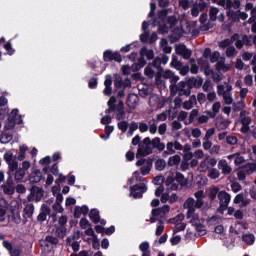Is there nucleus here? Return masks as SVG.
Returning <instances> with one entry per match:
<instances>
[{
    "mask_svg": "<svg viewBox=\"0 0 256 256\" xmlns=\"http://www.w3.org/2000/svg\"><path fill=\"white\" fill-rule=\"evenodd\" d=\"M170 112H171V110H165L162 113L157 114L156 115V119H155L156 125H157V121H165L167 119V117H168Z\"/></svg>",
    "mask_w": 256,
    "mask_h": 256,
    "instance_id": "nucleus-56",
    "label": "nucleus"
},
{
    "mask_svg": "<svg viewBox=\"0 0 256 256\" xmlns=\"http://www.w3.org/2000/svg\"><path fill=\"white\" fill-rule=\"evenodd\" d=\"M149 105L157 111L158 109H161V107H163L164 104L162 103L161 99L158 98L157 95H152L149 99Z\"/></svg>",
    "mask_w": 256,
    "mask_h": 256,
    "instance_id": "nucleus-31",
    "label": "nucleus"
},
{
    "mask_svg": "<svg viewBox=\"0 0 256 256\" xmlns=\"http://www.w3.org/2000/svg\"><path fill=\"white\" fill-rule=\"evenodd\" d=\"M163 64V61L161 60V57H156L154 61L152 62V67L154 69H161V65Z\"/></svg>",
    "mask_w": 256,
    "mask_h": 256,
    "instance_id": "nucleus-63",
    "label": "nucleus"
},
{
    "mask_svg": "<svg viewBox=\"0 0 256 256\" xmlns=\"http://www.w3.org/2000/svg\"><path fill=\"white\" fill-rule=\"evenodd\" d=\"M169 89L172 97H175V95L179 97H190L193 87L187 81H180L170 85Z\"/></svg>",
    "mask_w": 256,
    "mask_h": 256,
    "instance_id": "nucleus-3",
    "label": "nucleus"
},
{
    "mask_svg": "<svg viewBox=\"0 0 256 256\" xmlns=\"http://www.w3.org/2000/svg\"><path fill=\"white\" fill-rule=\"evenodd\" d=\"M165 150L162 151V157L167 158L169 155H175V148L173 146V141L167 142L165 145Z\"/></svg>",
    "mask_w": 256,
    "mask_h": 256,
    "instance_id": "nucleus-35",
    "label": "nucleus"
},
{
    "mask_svg": "<svg viewBox=\"0 0 256 256\" xmlns=\"http://www.w3.org/2000/svg\"><path fill=\"white\" fill-rule=\"evenodd\" d=\"M216 71H220V73H227L229 69H231V65L225 63V58H220V61H218L215 65Z\"/></svg>",
    "mask_w": 256,
    "mask_h": 256,
    "instance_id": "nucleus-27",
    "label": "nucleus"
},
{
    "mask_svg": "<svg viewBox=\"0 0 256 256\" xmlns=\"http://www.w3.org/2000/svg\"><path fill=\"white\" fill-rule=\"evenodd\" d=\"M176 53L177 55H180L183 57V59H191V55H193V52L187 48L184 44H179L176 47Z\"/></svg>",
    "mask_w": 256,
    "mask_h": 256,
    "instance_id": "nucleus-18",
    "label": "nucleus"
},
{
    "mask_svg": "<svg viewBox=\"0 0 256 256\" xmlns=\"http://www.w3.org/2000/svg\"><path fill=\"white\" fill-rule=\"evenodd\" d=\"M218 169L219 171H222V175H231L233 172V168L227 163V160L221 159L218 161Z\"/></svg>",
    "mask_w": 256,
    "mask_h": 256,
    "instance_id": "nucleus-20",
    "label": "nucleus"
},
{
    "mask_svg": "<svg viewBox=\"0 0 256 256\" xmlns=\"http://www.w3.org/2000/svg\"><path fill=\"white\" fill-rule=\"evenodd\" d=\"M212 79L214 83H220L223 81V72H220L219 70L212 72Z\"/></svg>",
    "mask_w": 256,
    "mask_h": 256,
    "instance_id": "nucleus-52",
    "label": "nucleus"
},
{
    "mask_svg": "<svg viewBox=\"0 0 256 256\" xmlns=\"http://www.w3.org/2000/svg\"><path fill=\"white\" fill-rule=\"evenodd\" d=\"M218 201L220 211H227V207H229V203H231V195L222 190L218 193Z\"/></svg>",
    "mask_w": 256,
    "mask_h": 256,
    "instance_id": "nucleus-14",
    "label": "nucleus"
},
{
    "mask_svg": "<svg viewBox=\"0 0 256 256\" xmlns=\"http://www.w3.org/2000/svg\"><path fill=\"white\" fill-rule=\"evenodd\" d=\"M10 141H13V134L3 132L0 136V143L7 145V143H10Z\"/></svg>",
    "mask_w": 256,
    "mask_h": 256,
    "instance_id": "nucleus-40",
    "label": "nucleus"
},
{
    "mask_svg": "<svg viewBox=\"0 0 256 256\" xmlns=\"http://www.w3.org/2000/svg\"><path fill=\"white\" fill-rule=\"evenodd\" d=\"M117 127L122 133H127V129H129V122L123 120L117 123Z\"/></svg>",
    "mask_w": 256,
    "mask_h": 256,
    "instance_id": "nucleus-55",
    "label": "nucleus"
},
{
    "mask_svg": "<svg viewBox=\"0 0 256 256\" xmlns=\"http://www.w3.org/2000/svg\"><path fill=\"white\" fill-rule=\"evenodd\" d=\"M103 60L105 63H109V61H116L117 63H121L123 58L119 52H113L111 50H106L103 54Z\"/></svg>",
    "mask_w": 256,
    "mask_h": 256,
    "instance_id": "nucleus-17",
    "label": "nucleus"
},
{
    "mask_svg": "<svg viewBox=\"0 0 256 256\" xmlns=\"http://www.w3.org/2000/svg\"><path fill=\"white\" fill-rule=\"evenodd\" d=\"M177 23H178L177 17H175V16H170V17H168L166 24H167L171 29H173V28L175 27V25H177Z\"/></svg>",
    "mask_w": 256,
    "mask_h": 256,
    "instance_id": "nucleus-61",
    "label": "nucleus"
},
{
    "mask_svg": "<svg viewBox=\"0 0 256 256\" xmlns=\"http://www.w3.org/2000/svg\"><path fill=\"white\" fill-rule=\"evenodd\" d=\"M140 58L138 59V63H134L131 66L132 71H139L141 69H143L144 65H147V61H145V57L148 60L154 59L155 57V52H153V50L151 49H147V46H143L140 49Z\"/></svg>",
    "mask_w": 256,
    "mask_h": 256,
    "instance_id": "nucleus-5",
    "label": "nucleus"
},
{
    "mask_svg": "<svg viewBox=\"0 0 256 256\" xmlns=\"http://www.w3.org/2000/svg\"><path fill=\"white\" fill-rule=\"evenodd\" d=\"M217 15H219V8L211 7L209 10V17L212 23L217 21Z\"/></svg>",
    "mask_w": 256,
    "mask_h": 256,
    "instance_id": "nucleus-51",
    "label": "nucleus"
},
{
    "mask_svg": "<svg viewBox=\"0 0 256 256\" xmlns=\"http://www.w3.org/2000/svg\"><path fill=\"white\" fill-rule=\"evenodd\" d=\"M243 109H245V100L241 99L240 101L233 103L232 110L234 113L243 111Z\"/></svg>",
    "mask_w": 256,
    "mask_h": 256,
    "instance_id": "nucleus-43",
    "label": "nucleus"
},
{
    "mask_svg": "<svg viewBox=\"0 0 256 256\" xmlns=\"http://www.w3.org/2000/svg\"><path fill=\"white\" fill-rule=\"evenodd\" d=\"M53 231H54V235L59 239H65L67 237V226L56 225Z\"/></svg>",
    "mask_w": 256,
    "mask_h": 256,
    "instance_id": "nucleus-29",
    "label": "nucleus"
},
{
    "mask_svg": "<svg viewBox=\"0 0 256 256\" xmlns=\"http://www.w3.org/2000/svg\"><path fill=\"white\" fill-rule=\"evenodd\" d=\"M198 116H199V110L193 109L189 114L188 122L185 121V125H191V123H193V121H195V119H197Z\"/></svg>",
    "mask_w": 256,
    "mask_h": 256,
    "instance_id": "nucleus-47",
    "label": "nucleus"
},
{
    "mask_svg": "<svg viewBox=\"0 0 256 256\" xmlns=\"http://www.w3.org/2000/svg\"><path fill=\"white\" fill-rule=\"evenodd\" d=\"M104 85H105V89L103 91V94L106 97H109V95H111V93H113V88L111 87V85H113V80H111V76H109V75L106 76Z\"/></svg>",
    "mask_w": 256,
    "mask_h": 256,
    "instance_id": "nucleus-30",
    "label": "nucleus"
},
{
    "mask_svg": "<svg viewBox=\"0 0 256 256\" xmlns=\"http://www.w3.org/2000/svg\"><path fill=\"white\" fill-rule=\"evenodd\" d=\"M169 29H172V28L167 23L166 24H160L159 27H158V31L162 35H165V33H169Z\"/></svg>",
    "mask_w": 256,
    "mask_h": 256,
    "instance_id": "nucleus-59",
    "label": "nucleus"
},
{
    "mask_svg": "<svg viewBox=\"0 0 256 256\" xmlns=\"http://www.w3.org/2000/svg\"><path fill=\"white\" fill-rule=\"evenodd\" d=\"M41 179H43V173H41L40 170L32 171L30 176H29V181L32 184L40 183Z\"/></svg>",
    "mask_w": 256,
    "mask_h": 256,
    "instance_id": "nucleus-33",
    "label": "nucleus"
},
{
    "mask_svg": "<svg viewBox=\"0 0 256 256\" xmlns=\"http://www.w3.org/2000/svg\"><path fill=\"white\" fill-rule=\"evenodd\" d=\"M144 74L146 75V77H149L150 79H153V77L155 76V68L153 67V65L149 64L145 68Z\"/></svg>",
    "mask_w": 256,
    "mask_h": 256,
    "instance_id": "nucleus-53",
    "label": "nucleus"
},
{
    "mask_svg": "<svg viewBox=\"0 0 256 256\" xmlns=\"http://www.w3.org/2000/svg\"><path fill=\"white\" fill-rule=\"evenodd\" d=\"M245 163V157L241 156V154L236 153V156L234 158V165L239 166L243 165Z\"/></svg>",
    "mask_w": 256,
    "mask_h": 256,
    "instance_id": "nucleus-60",
    "label": "nucleus"
},
{
    "mask_svg": "<svg viewBox=\"0 0 256 256\" xmlns=\"http://www.w3.org/2000/svg\"><path fill=\"white\" fill-rule=\"evenodd\" d=\"M11 213H12V221H14L16 225H19V223H21V213L19 212V208L12 209Z\"/></svg>",
    "mask_w": 256,
    "mask_h": 256,
    "instance_id": "nucleus-42",
    "label": "nucleus"
},
{
    "mask_svg": "<svg viewBox=\"0 0 256 256\" xmlns=\"http://www.w3.org/2000/svg\"><path fill=\"white\" fill-rule=\"evenodd\" d=\"M15 180L16 181H21L23 180V178L25 177V170L23 169H18V170H15Z\"/></svg>",
    "mask_w": 256,
    "mask_h": 256,
    "instance_id": "nucleus-62",
    "label": "nucleus"
},
{
    "mask_svg": "<svg viewBox=\"0 0 256 256\" xmlns=\"http://www.w3.org/2000/svg\"><path fill=\"white\" fill-rule=\"evenodd\" d=\"M220 192L221 191H219V188H217V187L210 188V191L208 194L209 200L215 201V199H217Z\"/></svg>",
    "mask_w": 256,
    "mask_h": 256,
    "instance_id": "nucleus-50",
    "label": "nucleus"
},
{
    "mask_svg": "<svg viewBox=\"0 0 256 256\" xmlns=\"http://www.w3.org/2000/svg\"><path fill=\"white\" fill-rule=\"evenodd\" d=\"M167 191H178L180 187L185 185V176L181 173H176V175H169L165 181Z\"/></svg>",
    "mask_w": 256,
    "mask_h": 256,
    "instance_id": "nucleus-4",
    "label": "nucleus"
},
{
    "mask_svg": "<svg viewBox=\"0 0 256 256\" xmlns=\"http://www.w3.org/2000/svg\"><path fill=\"white\" fill-rule=\"evenodd\" d=\"M227 16L230 19H233V21H237V19H242V21H245V19H247L248 15L245 12H241L239 10H237L236 12L233 11L232 9H228L227 11Z\"/></svg>",
    "mask_w": 256,
    "mask_h": 256,
    "instance_id": "nucleus-21",
    "label": "nucleus"
},
{
    "mask_svg": "<svg viewBox=\"0 0 256 256\" xmlns=\"http://www.w3.org/2000/svg\"><path fill=\"white\" fill-rule=\"evenodd\" d=\"M242 241H244L246 245H253V243H255V235L252 233L243 234Z\"/></svg>",
    "mask_w": 256,
    "mask_h": 256,
    "instance_id": "nucleus-41",
    "label": "nucleus"
},
{
    "mask_svg": "<svg viewBox=\"0 0 256 256\" xmlns=\"http://www.w3.org/2000/svg\"><path fill=\"white\" fill-rule=\"evenodd\" d=\"M207 175L209 179H219V177H221V172H219V169L213 167L212 169L208 170Z\"/></svg>",
    "mask_w": 256,
    "mask_h": 256,
    "instance_id": "nucleus-48",
    "label": "nucleus"
},
{
    "mask_svg": "<svg viewBox=\"0 0 256 256\" xmlns=\"http://www.w3.org/2000/svg\"><path fill=\"white\" fill-rule=\"evenodd\" d=\"M89 217L94 223H99V221H101V216L99 215V210L97 209H92L89 213Z\"/></svg>",
    "mask_w": 256,
    "mask_h": 256,
    "instance_id": "nucleus-44",
    "label": "nucleus"
},
{
    "mask_svg": "<svg viewBox=\"0 0 256 256\" xmlns=\"http://www.w3.org/2000/svg\"><path fill=\"white\" fill-rule=\"evenodd\" d=\"M215 125L219 131H225V129L231 125V121H229V119L221 118L220 120L216 121Z\"/></svg>",
    "mask_w": 256,
    "mask_h": 256,
    "instance_id": "nucleus-36",
    "label": "nucleus"
},
{
    "mask_svg": "<svg viewBox=\"0 0 256 256\" xmlns=\"http://www.w3.org/2000/svg\"><path fill=\"white\" fill-rule=\"evenodd\" d=\"M41 247H49V245H59V237L51 234L47 235L44 240H40Z\"/></svg>",
    "mask_w": 256,
    "mask_h": 256,
    "instance_id": "nucleus-19",
    "label": "nucleus"
},
{
    "mask_svg": "<svg viewBox=\"0 0 256 256\" xmlns=\"http://www.w3.org/2000/svg\"><path fill=\"white\" fill-rule=\"evenodd\" d=\"M0 189L4 193V195L15 194V182L13 181V174L8 172V177L6 181L0 186Z\"/></svg>",
    "mask_w": 256,
    "mask_h": 256,
    "instance_id": "nucleus-9",
    "label": "nucleus"
},
{
    "mask_svg": "<svg viewBox=\"0 0 256 256\" xmlns=\"http://www.w3.org/2000/svg\"><path fill=\"white\" fill-rule=\"evenodd\" d=\"M47 215H51V208L46 204L41 206V210L39 215L37 216V221L43 223V221H47Z\"/></svg>",
    "mask_w": 256,
    "mask_h": 256,
    "instance_id": "nucleus-24",
    "label": "nucleus"
},
{
    "mask_svg": "<svg viewBox=\"0 0 256 256\" xmlns=\"http://www.w3.org/2000/svg\"><path fill=\"white\" fill-rule=\"evenodd\" d=\"M43 195H45V190L42 187L33 186L30 188V195H28L27 199L28 201H36L37 203L43 199Z\"/></svg>",
    "mask_w": 256,
    "mask_h": 256,
    "instance_id": "nucleus-12",
    "label": "nucleus"
},
{
    "mask_svg": "<svg viewBox=\"0 0 256 256\" xmlns=\"http://www.w3.org/2000/svg\"><path fill=\"white\" fill-rule=\"evenodd\" d=\"M226 143L227 145H237V143H239V139L237 136L229 135L226 137Z\"/></svg>",
    "mask_w": 256,
    "mask_h": 256,
    "instance_id": "nucleus-57",
    "label": "nucleus"
},
{
    "mask_svg": "<svg viewBox=\"0 0 256 256\" xmlns=\"http://www.w3.org/2000/svg\"><path fill=\"white\" fill-rule=\"evenodd\" d=\"M179 163H181V156H179V155L171 156V157L168 159V165H169V167H173V166H175V165H179Z\"/></svg>",
    "mask_w": 256,
    "mask_h": 256,
    "instance_id": "nucleus-49",
    "label": "nucleus"
},
{
    "mask_svg": "<svg viewBox=\"0 0 256 256\" xmlns=\"http://www.w3.org/2000/svg\"><path fill=\"white\" fill-rule=\"evenodd\" d=\"M136 167H140L141 175H149L153 169V159H140L136 162Z\"/></svg>",
    "mask_w": 256,
    "mask_h": 256,
    "instance_id": "nucleus-10",
    "label": "nucleus"
},
{
    "mask_svg": "<svg viewBox=\"0 0 256 256\" xmlns=\"http://www.w3.org/2000/svg\"><path fill=\"white\" fill-rule=\"evenodd\" d=\"M154 167L156 171H163L167 167V162L164 159H158L155 161Z\"/></svg>",
    "mask_w": 256,
    "mask_h": 256,
    "instance_id": "nucleus-45",
    "label": "nucleus"
},
{
    "mask_svg": "<svg viewBox=\"0 0 256 256\" xmlns=\"http://www.w3.org/2000/svg\"><path fill=\"white\" fill-rule=\"evenodd\" d=\"M213 3H217L220 7H224V9H239L241 7V1L239 0H212Z\"/></svg>",
    "mask_w": 256,
    "mask_h": 256,
    "instance_id": "nucleus-13",
    "label": "nucleus"
},
{
    "mask_svg": "<svg viewBox=\"0 0 256 256\" xmlns=\"http://www.w3.org/2000/svg\"><path fill=\"white\" fill-rule=\"evenodd\" d=\"M161 77L163 79H169L170 85H173L174 83H178L180 79L179 76L175 75V73L171 70L162 71Z\"/></svg>",
    "mask_w": 256,
    "mask_h": 256,
    "instance_id": "nucleus-23",
    "label": "nucleus"
},
{
    "mask_svg": "<svg viewBox=\"0 0 256 256\" xmlns=\"http://www.w3.org/2000/svg\"><path fill=\"white\" fill-rule=\"evenodd\" d=\"M128 107L131 109H135L137 105H139V96L137 94H130L126 101Z\"/></svg>",
    "mask_w": 256,
    "mask_h": 256,
    "instance_id": "nucleus-34",
    "label": "nucleus"
},
{
    "mask_svg": "<svg viewBox=\"0 0 256 256\" xmlns=\"http://www.w3.org/2000/svg\"><path fill=\"white\" fill-rule=\"evenodd\" d=\"M138 129L140 133H149L151 135H156L157 134V120L155 118H152L151 120L148 121V124L145 122H140L138 124Z\"/></svg>",
    "mask_w": 256,
    "mask_h": 256,
    "instance_id": "nucleus-8",
    "label": "nucleus"
},
{
    "mask_svg": "<svg viewBox=\"0 0 256 256\" xmlns=\"http://www.w3.org/2000/svg\"><path fill=\"white\" fill-rule=\"evenodd\" d=\"M87 213H89V207L87 206H76L74 209V217L76 219H79V217H81V215H87Z\"/></svg>",
    "mask_w": 256,
    "mask_h": 256,
    "instance_id": "nucleus-37",
    "label": "nucleus"
},
{
    "mask_svg": "<svg viewBox=\"0 0 256 256\" xmlns=\"http://www.w3.org/2000/svg\"><path fill=\"white\" fill-rule=\"evenodd\" d=\"M215 165H217V159L207 157L200 163L199 171L200 173H207Z\"/></svg>",
    "mask_w": 256,
    "mask_h": 256,
    "instance_id": "nucleus-15",
    "label": "nucleus"
},
{
    "mask_svg": "<svg viewBox=\"0 0 256 256\" xmlns=\"http://www.w3.org/2000/svg\"><path fill=\"white\" fill-rule=\"evenodd\" d=\"M4 161H6L8 167H9V172L8 173H15L17 169H19V163L17 162V157L13 155L11 152H6L4 154Z\"/></svg>",
    "mask_w": 256,
    "mask_h": 256,
    "instance_id": "nucleus-11",
    "label": "nucleus"
},
{
    "mask_svg": "<svg viewBox=\"0 0 256 256\" xmlns=\"http://www.w3.org/2000/svg\"><path fill=\"white\" fill-rule=\"evenodd\" d=\"M182 65H183V63H181V61H179V57L173 55L172 61H171V66L174 67V69H178Z\"/></svg>",
    "mask_w": 256,
    "mask_h": 256,
    "instance_id": "nucleus-58",
    "label": "nucleus"
},
{
    "mask_svg": "<svg viewBox=\"0 0 256 256\" xmlns=\"http://www.w3.org/2000/svg\"><path fill=\"white\" fill-rule=\"evenodd\" d=\"M116 111H117V114H116L117 121H123V119H125V103H123V100L119 101Z\"/></svg>",
    "mask_w": 256,
    "mask_h": 256,
    "instance_id": "nucleus-28",
    "label": "nucleus"
},
{
    "mask_svg": "<svg viewBox=\"0 0 256 256\" xmlns=\"http://www.w3.org/2000/svg\"><path fill=\"white\" fill-rule=\"evenodd\" d=\"M157 131L159 135H165V133H167V123H162L157 126Z\"/></svg>",
    "mask_w": 256,
    "mask_h": 256,
    "instance_id": "nucleus-64",
    "label": "nucleus"
},
{
    "mask_svg": "<svg viewBox=\"0 0 256 256\" xmlns=\"http://www.w3.org/2000/svg\"><path fill=\"white\" fill-rule=\"evenodd\" d=\"M207 17L208 16H207L206 13H203L200 16V23H201L200 29H201V31H209V29H213V24H212L211 20L210 21L207 20Z\"/></svg>",
    "mask_w": 256,
    "mask_h": 256,
    "instance_id": "nucleus-25",
    "label": "nucleus"
},
{
    "mask_svg": "<svg viewBox=\"0 0 256 256\" xmlns=\"http://www.w3.org/2000/svg\"><path fill=\"white\" fill-rule=\"evenodd\" d=\"M35 213V206L32 203L26 204L23 209V223H27V219H31L33 217V214Z\"/></svg>",
    "mask_w": 256,
    "mask_h": 256,
    "instance_id": "nucleus-22",
    "label": "nucleus"
},
{
    "mask_svg": "<svg viewBox=\"0 0 256 256\" xmlns=\"http://www.w3.org/2000/svg\"><path fill=\"white\" fill-rule=\"evenodd\" d=\"M252 121L253 120L251 119L249 112H247L245 110L240 112V122L242 125H251Z\"/></svg>",
    "mask_w": 256,
    "mask_h": 256,
    "instance_id": "nucleus-38",
    "label": "nucleus"
},
{
    "mask_svg": "<svg viewBox=\"0 0 256 256\" xmlns=\"http://www.w3.org/2000/svg\"><path fill=\"white\" fill-rule=\"evenodd\" d=\"M153 149H156L158 153H163V151H165V142H162L159 137H154L152 140L150 137H145L139 144L136 157L152 155Z\"/></svg>",
    "mask_w": 256,
    "mask_h": 256,
    "instance_id": "nucleus-1",
    "label": "nucleus"
},
{
    "mask_svg": "<svg viewBox=\"0 0 256 256\" xmlns=\"http://www.w3.org/2000/svg\"><path fill=\"white\" fill-rule=\"evenodd\" d=\"M186 217L190 219V223L195 227L200 236L206 235L207 230L205 229V220L203 218L199 217L195 211L189 213V209H187Z\"/></svg>",
    "mask_w": 256,
    "mask_h": 256,
    "instance_id": "nucleus-6",
    "label": "nucleus"
},
{
    "mask_svg": "<svg viewBox=\"0 0 256 256\" xmlns=\"http://www.w3.org/2000/svg\"><path fill=\"white\" fill-rule=\"evenodd\" d=\"M232 41H235L237 49H243V45H246V47L253 45V36L234 34L232 35Z\"/></svg>",
    "mask_w": 256,
    "mask_h": 256,
    "instance_id": "nucleus-7",
    "label": "nucleus"
},
{
    "mask_svg": "<svg viewBox=\"0 0 256 256\" xmlns=\"http://www.w3.org/2000/svg\"><path fill=\"white\" fill-rule=\"evenodd\" d=\"M171 210V207L169 205H164L161 208H156L152 210V216L153 217H160V219H163L165 217L166 213H169Z\"/></svg>",
    "mask_w": 256,
    "mask_h": 256,
    "instance_id": "nucleus-26",
    "label": "nucleus"
},
{
    "mask_svg": "<svg viewBox=\"0 0 256 256\" xmlns=\"http://www.w3.org/2000/svg\"><path fill=\"white\" fill-rule=\"evenodd\" d=\"M191 85H193V87L195 89H200V87H203V78L197 76L196 78H192L190 79Z\"/></svg>",
    "mask_w": 256,
    "mask_h": 256,
    "instance_id": "nucleus-46",
    "label": "nucleus"
},
{
    "mask_svg": "<svg viewBox=\"0 0 256 256\" xmlns=\"http://www.w3.org/2000/svg\"><path fill=\"white\" fill-rule=\"evenodd\" d=\"M131 193L134 199H141L143 197V193L147 191V186L145 183L136 184L130 187Z\"/></svg>",
    "mask_w": 256,
    "mask_h": 256,
    "instance_id": "nucleus-16",
    "label": "nucleus"
},
{
    "mask_svg": "<svg viewBox=\"0 0 256 256\" xmlns=\"http://www.w3.org/2000/svg\"><path fill=\"white\" fill-rule=\"evenodd\" d=\"M194 197L196 200L193 197H189L183 205L184 209H189V213H193L196 209H201V207L205 205V201L203 200L205 192H203V190L195 192Z\"/></svg>",
    "mask_w": 256,
    "mask_h": 256,
    "instance_id": "nucleus-2",
    "label": "nucleus"
},
{
    "mask_svg": "<svg viewBox=\"0 0 256 256\" xmlns=\"http://www.w3.org/2000/svg\"><path fill=\"white\" fill-rule=\"evenodd\" d=\"M197 104V96L192 95L190 96L189 100H186L185 102L182 103L183 109H186V111H189L195 107Z\"/></svg>",
    "mask_w": 256,
    "mask_h": 256,
    "instance_id": "nucleus-32",
    "label": "nucleus"
},
{
    "mask_svg": "<svg viewBox=\"0 0 256 256\" xmlns=\"http://www.w3.org/2000/svg\"><path fill=\"white\" fill-rule=\"evenodd\" d=\"M226 56L230 59L237 57V49H235L233 46H228L226 48Z\"/></svg>",
    "mask_w": 256,
    "mask_h": 256,
    "instance_id": "nucleus-54",
    "label": "nucleus"
},
{
    "mask_svg": "<svg viewBox=\"0 0 256 256\" xmlns=\"http://www.w3.org/2000/svg\"><path fill=\"white\" fill-rule=\"evenodd\" d=\"M221 110V102H215L212 105V111H207L206 113L209 115L210 119H215L217 117V113Z\"/></svg>",
    "mask_w": 256,
    "mask_h": 256,
    "instance_id": "nucleus-39",
    "label": "nucleus"
}]
</instances>
